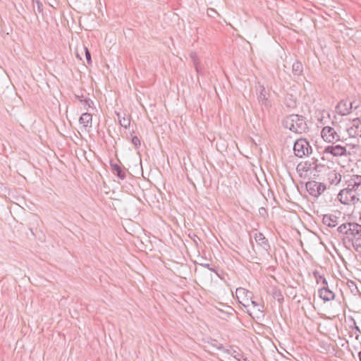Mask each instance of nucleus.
Returning a JSON list of instances; mask_svg holds the SVG:
<instances>
[{
	"label": "nucleus",
	"instance_id": "0eeeda50",
	"mask_svg": "<svg viewBox=\"0 0 361 361\" xmlns=\"http://www.w3.org/2000/svg\"><path fill=\"white\" fill-rule=\"evenodd\" d=\"M236 298L240 304L245 308L250 307V299L252 298V293L243 288H238L235 291Z\"/></svg>",
	"mask_w": 361,
	"mask_h": 361
},
{
	"label": "nucleus",
	"instance_id": "f03ea898",
	"mask_svg": "<svg viewBox=\"0 0 361 361\" xmlns=\"http://www.w3.org/2000/svg\"><path fill=\"white\" fill-rule=\"evenodd\" d=\"M337 198L341 204L345 205H355L360 201L358 192L348 186L339 192Z\"/></svg>",
	"mask_w": 361,
	"mask_h": 361
},
{
	"label": "nucleus",
	"instance_id": "5701e85b",
	"mask_svg": "<svg viewBox=\"0 0 361 361\" xmlns=\"http://www.w3.org/2000/svg\"><path fill=\"white\" fill-rule=\"evenodd\" d=\"M271 294H272L273 298L274 299L277 300V301L279 302H283V296L279 290H278L276 288H273Z\"/></svg>",
	"mask_w": 361,
	"mask_h": 361
},
{
	"label": "nucleus",
	"instance_id": "4c0bfd02",
	"mask_svg": "<svg viewBox=\"0 0 361 361\" xmlns=\"http://www.w3.org/2000/svg\"><path fill=\"white\" fill-rule=\"evenodd\" d=\"M354 102H355L354 106H357V108H358L359 107V104H357V102L355 101H354Z\"/></svg>",
	"mask_w": 361,
	"mask_h": 361
},
{
	"label": "nucleus",
	"instance_id": "7ed1b4c3",
	"mask_svg": "<svg viewBox=\"0 0 361 361\" xmlns=\"http://www.w3.org/2000/svg\"><path fill=\"white\" fill-rule=\"evenodd\" d=\"M293 151L297 157L302 158L312 154V149L306 139L300 138L295 142Z\"/></svg>",
	"mask_w": 361,
	"mask_h": 361
},
{
	"label": "nucleus",
	"instance_id": "cd10ccee",
	"mask_svg": "<svg viewBox=\"0 0 361 361\" xmlns=\"http://www.w3.org/2000/svg\"><path fill=\"white\" fill-rule=\"evenodd\" d=\"M83 49H84V51H85V58H86L87 62L90 65V64L92 63V59H91L90 51H89V49L86 47H84Z\"/></svg>",
	"mask_w": 361,
	"mask_h": 361
},
{
	"label": "nucleus",
	"instance_id": "a878e982",
	"mask_svg": "<svg viewBox=\"0 0 361 361\" xmlns=\"http://www.w3.org/2000/svg\"><path fill=\"white\" fill-rule=\"evenodd\" d=\"M192 63H193V66L195 68L197 73L202 74V64L200 61V59H197V60L194 61L192 62Z\"/></svg>",
	"mask_w": 361,
	"mask_h": 361
},
{
	"label": "nucleus",
	"instance_id": "1a4fd4ad",
	"mask_svg": "<svg viewBox=\"0 0 361 361\" xmlns=\"http://www.w3.org/2000/svg\"><path fill=\"white\" fill-rule=\"evenodd\" d=\"M346 130L350 137H361V118L353 119Z\"/></svg>",
	"mask_w": 361,
	"mask_h": 361
},
{
	"label": "nucleus",
	"instance_id": "2f4dec72",
	"mask_svg": "<svg viewBox=\"0 0 361 361\" xmlns=\"http://www.w3.org/2000/svg\"><path fill=\"white\" fill-rule=\"evenodd\" d=\"M259 214L262 216H264L267 215V210L265 209V208L264 207H260L259 209Z\"/></svg>",
	"mask_w": 361,
	"mask_h": 361
},
{
	"label": "nucleus",
	"instance_id": "412c9836",
	"mask_svg": "<svg viewBox=\"0 0 361 361\" xmlns=\"http://www.w3.org/2000/svg\"><path fill=\"white\" fill-rule=\"evenodd\" d=\"M303 71L302 64L300 61H295L292 66V72L295 75H300Z\"/></svg>",
	"mask_w": 361,
	"mask_h": 361
},
{
	"label": "nucleus",
	"instance_id": "6ab92c4d",
	"mask_svg": "<svg viewBox=\"0 0 361 361\" xmlns=\"http://www.w3.org/2000/svg\"><path fill=\"white\" fill-rule=\"evenodd\" d=\"M117 116H118L119 124L122 127L127 128L130 126V116H126L125 114L123 116H122L119 113L117 114Z\"/></svg>",
	"mask_w": 361,
	"mask_h": 361
},
{
	"label": "nucleus",
	"instance_id": "c756f323",
	"mask_svg": "<svg viewBox=\"0 0 361 361\" xmlns=\"http://www.w3.org/2000/svg\"><path fill=\"white\" fill-rule=\"evenodd\" d=\"M82 103L85 108H89L90 107L91 104H92V102L90 99L85 97Z\"/></svg>",
	"mask_w": 361,
	"mask_h": 361
},
{
	"label": "nucleus",
	"instance_id": "393cba45",
	"mask_svg": "<svg viewBox=\"0 0 361 361\" xmlns=\"http://www.w3.org/2000/svg\"><path fill=\"white\" fill-rule=\"evenodd\" d=\"M350 223L342 224L337 228V232L339 234L345 235L348 229Z\"/></svg>",
	"mask_w": 361,
	"mask_h": 361
},
{
	"label": "nucleus",
	"instance_id": "473e14b6",
	"mask_svg": "<svg viewBox=\"0 0 361 361\" xmlns=\"http://www.w3.org/2000/svg\"><path fill=\"white\" fill-rule=\"evenodd\" d=\"M75 97L82 103L84 102V99L85 98L83 95L79 96L77 94H75Z\"/></svg>",
	"mask_w": 361,
	"mask_h": 361
},
{
	"label": "nucleus",
	"instance_id": "20e7f679",
	"mask_svg": "<svg viewBox=\"0 0 361 361\" xmlns=\"http://www.w3.org/2000/svg\"><path fill=\"white\" fill-rule=\"evenodd\" d=\"M322 137L325 142L334 144L341 140V130L339 128L325 126L321 132Z\"/></svg>",
	"mask_w": 361,
	"mask_h": 361
},
{
	"label": "nucleus",
	"instance_id": "f257e3e1",
	"mask_svg": "<svg viewBox=\"0 0 361 361\" xmlns=\"http://www.w3.org/2000/svg\"><path fill=\"white\" fill-rule=\"evenodd\" d=\"M282 125L285 128L296 134L306 133L308 130L306 118L298 114L286 116L282 121Z\"/></svg>",
	"mask_w": 361,
	"mask_h": 361
},
{
	"label": "nucleus",
	"instance_id": "b1692460",
	"mask_svg": "<svg viewBox=\"0 0 361 361\" xmlns=\"http://www.w3.org/2000/svg\"><path fill=\"white\" fill-rule=\"evenodd\" d=\"M285 104L288 108L296 106V99L293 98V95H289L286 98Z\"/></svg>",
	"mask_w": 361,
	"mask_h": 361
},
{
	"label": "nucleus",
	"instance_id": "9b49d317",
	"mask_svg": "<svg viewBox=\"0 0 361 361\" xmlns=\"http://www.w3.org/2000/svg\"><path fill=\"white\" fill-rule=\"evenodd\" d=\"M254 238L257 243V245L260 247V248L263 251L267 252L270 248L269 243L268 240L264 237V234L262 233H256L255 234Z\"/></svg>",
	"mask_w": 361,
	"mask_h": 361
},
{
	"label": "nucleus",
	"instance_id": "f3484780",
	"mask_svg": "<svg viewBox=\"0 0 361 361\" xmlns=\"http://www.w3.org/2000/svg\"><path fill=\"white\" fill-rule=\"evenodd\" d=\"M92 116L89 113L82 114L79 119V122L82 124L85 128H91L92 127Z\"/></svg>",
	"mask_w": 361,
	"mask_h": 361
},
{
	"label": "nucleus",
	"instance_id": "423d86ee",
	"mask_svg": "<svg viewBox=\"0 0 361 361\" xmlns=\"http://www.w3.org/2000/svg\"><path fill=\"white\" fill-rule=\"evenodd\" d=\"M326 185L315 180L308 181L306 183V189L309 194L314 197L319 196L326 190Z\"/></svg>",
	"mask_w": 361,
	"mask_h": 361
},
{
	"label": "nucleus",
	"instance_id": "4be33fe9",
	"mask_svg": "<svg viewBox=\"0 0 361 361\" xmlns=\"http://www.w3.org/2000/svg\"><path fill=\"white\" fill-rule=\"evenodd\" d=\"M313 276L314 279H316V281L317 283L319 282H322L324 286H327L328 283L326 279L323 275H321L320 273L318 271H313Z\"/></svg>",
	"mask_w": 361,
	"mask_h": 361
},
{
	"label": "nucleus",
	"instance_id": "6e6552de",
	"mask_svg": "<svg viewBox=\"0 0 361 361\" xmlns=\"http://www.w3.org/2000/svg\"><path fill=\"white\" fill-rule=\"evenodd\" d=\"M346 185L355 191L361 190V176L357 174L348 175L344 176Z\"/></svg>",
	"mask_w": 361,
	"mask_h": 361
},
{
	"label": "nucleus",
	"instance_id": "e433bc0d",
	"mask_svg": "<svg viewBox=\"0 0 361 361\" xmlns=\"http://www.w3.org/2000/svg\"><path fill=\"white\" fill-rule=\"evenodd\" d=\"M358 357H359V360H360V361H361V351H360V352H359V353H358Z\"/></svg>",
	"mask_w": 361,
	"mask_h": 361
},
{
	"label": "nucleus",
	"instance_id": "7c9ffc66",
	"mask_svg": "<svg viewBox=\"0 0 361 361\" xmlns=\"http://www.w3.org/2000/svg\"><path fill=\"white\" fill-rule=\"evenodd\" d=\"M190 57L192 62L198 59V56L195 52H191L190 54Z\"/></svg>",
	"mask_w": 361,
	"mask_h": 361
},
{
	"label": "nucleus",
	"instance_id": "72a5a7b5",
	"mask_svg": "<svg viewBox=\"0 0 361 361\" xmlns=\"http://www.w3.org/2000/svg\"><path fill=\"white\" fill-rule=\"evenodd\" d=\"M37 8H38V10H39V11H42V3H40L39 1H37Z\"/></svg>",
	"mask_w": 361,
	"mask_h": 361
},
{
	"label": "nucleus",
	"instance_id": "dca6fc26",
	"mask_svg": "<svg viewBox=\"0 0 361 361\" xmlns=\"http://www.w3.org/2000/svg\"><path fill=\"white\" fill-rule=\"evenodd\" d=\"M247 309V312L250 314V315H252V313H256V312H263V306L258 304L256 301H254L252 299H250V307L248 308H246Z\"/></svg>",
	"mask_w": 361,
	"mask_h": 361
},
{
	"label": "nucleus",
	"instance_id": "f704fd0d",
	"mask_svg": "<svg viewBox=\"0 0 361 361\" xmlns=\"http://www.w3.org/2000/svg\"><path fill=\"white\" fill-rule=\"evenodd\" d=\"M259 97L262 99H266V96L262 92H261Z\"/></svg>",
	"mask_w": 361,
	"mask_h": 361
},
{
	"label": "nucleus",
	"instance_id": "bb28decb",
	"mask_svg": "<svg viewBox=\"0 0 361 361\" xmlns=\"http://www.w3.org/2000/svg\"><path fill=\"white\" fill-rule=\"evenodd\" d=\"M347 286H348V288L350 289L351 292L352 293H354V292H358V289H357V287L355 284V283L352 281V280H348L347 281Z\"/></svg>",
	"mask_w": 361,
	"mask_h": 361
},
{
	"label": "nucleus",
	"instance_id": "c85d7f7f",
	"mask_svg": "<svg viewBox=\"0 0 361 361\" xmlns=\"http://www.w3.org/2000/svg\"><path fill=\"white\" fill-rule=\"evenodd\" d=\"M131 142L136 147L140 145V139L137 136H133L132 137Z\"/></svg>",
	"mask_w": 361,
	"mask_h": 361
},
{
	"label": "nucleus",
	"instance_id": "a211bd4d",
	"mask_svg": "<svg viewBox=\"0 0 361 361\" xmlns=\"http://www.w3.org/2000/svg\"><path fill=\"white\" fill-rule=\"evenodd\" d=\"M110 166L111 170L116 173L120 179L123 180L126 178V173L120 165L111 161Z\"/></svg>",
	"mask_w": 361,
	"mask_h": 361
},
{
	"label": "nucleus",
	"instance_id": "c9c22d12",
	"mask_svg": "<svg viewBox=\"0 0 361 361\" xmlns=\"http://www.w3.org/2000/svg\"><path fill=\"white\" fill-rule=\"evenodd\" d=\"M204 267H207L208 269H209L210 270H213V269L210 268L209 267V264H202Z\"/></svg>",
	"mask_w": 361,
	"mask_h": 361
},
{
	"label": "nucleus",
	"instance_id": "2eb2a0df",
	"mask_svg": "<svg viewBox=\"0 0 361 361\" xmlns=\"http://www.w3.org/2000/svg\"><path fill=\"white\" fill-rule=\"evenodd\" d=\"M359 229H361V225L356 223H350L345 235H346L351 242L352 238H353L354 235L357 233Z\"/></svg>",
	"mask_w": 361,
	"mask_h": 361
},
{
	"label": "nucleus",
	"instance_id": "f8f14e48",
	"mask_svg": "<svg viewBox=\"0 0 361 361\" xmlns=\"http://www.w3.org/2000/svg\"><path fill=\"white\" fill-rule=\"evenodd\" d=\"M319 297L325 302L333 300L335 298V294L326 286H324L319 290Z\"/></svg>",
	"mask_w": 361,
	"mask_h": 361
},
{
	"label": "nucleus",
	"instance_id": "4468645a",
	"mask_svg": "<svg viewBox=\"0 0 361 361\" xmlns=\"http://www.w3.org/2000/svg\"><path fill=\"white\" fill-rule=\"evenodd\" d=\"M327 178L330 184L338 185L341 183L342 176L336 170H331L327 174Z\"/></svg>",
	"mask_w": 361,
	"mask_h": 361
},
{
	"label": "nucleus",
	"instance_id": "aec40b11",
	"mask_svg": "<svg viewBox=\"0 0 361 361\" xmlns=\"http://www.w3.org/2000/svg\"><path fill=\"white\" fill-rule=\"evenodd\" d=\"M207 343H208L209 345L212 346V348H216L217 350H224L226 353L230 354V350H224L223 345L221 343H220L219 342H218L215 339H210V341H209L207 342Z\"/></svg>",
	"mask_w": 361,
	"mask_h": 361
},
{
	"label": "nucleus",
	"instance_id": "9d476101",
	"mask_svg": "<svg viewBox=\"0 0 361 361\" xmlns=\"http://www.w3.org/2000/svg\"><path fill=\"white\" fill-rule=\"evenodd\" d=\"M324 153L330 154L334 157H341L347 154L346 147L340 145H334L333 144L332 145L327 146L324 148Z\"/></svg>",
	"mask_w": 361,
	"mask_h": 361
},
{
	"label": "nucleus",
	"instance_id": "ddd939ff",
	"mask_svg": "<svg viewBox=\"0 0 361 361\" xmlns=\"http://www.w3.org/2000/svg\"><path fill=\"white\" fill-rule=\"evenodd\" d=\"M338 218L334 214H324L322 217V223L330 228L336 227L338 224Z\"/></svg>",
	"mask_w": 361,
	"mask_h": 361
},
{
	"label": "nucleus",
	"instance_id": "39448f33",
	"mask_svg": "<svg viewBox=\"0 0 361 361\" xmlns=\"http://www.w3.org/2000/svg\"><path fill=\"white\" fill-rule=\"evenodd\" d=\"M355 102L341 100L336 106V112L341 116H346L351 113L352 110L357 109V106H354Z\"/></svg>",
	"mask_w": 361,
	"mask_h": 361
}]
</instances>
